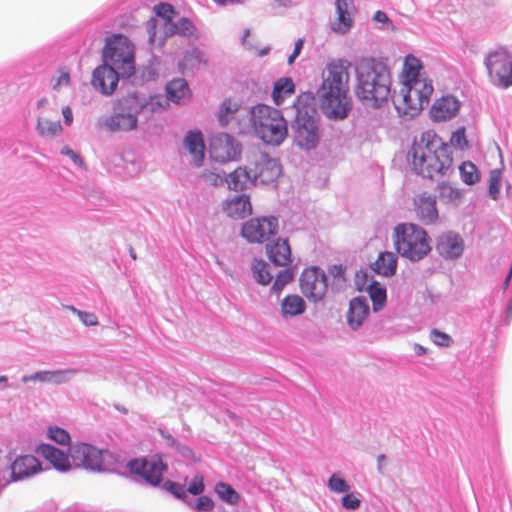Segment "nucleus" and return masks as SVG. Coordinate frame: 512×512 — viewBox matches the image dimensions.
<instances>
[{
	"label": "nucleus",
	"mask_w": 512,
	"mask_h": 512,
	"mask_svg": "<svg viewBox=\"0 0 512 512\" xmlns=\"http://www.w3.org/2000/svg\"><path fill=\"white\" fill-rule=\"evenodd\" d=\"M351 62L345 59L330 60L322 71V83L317 91L318 103L329 119L342 120L351 111L348 96Z\"/></svg>",
	"instance_id": "obj_1"
},
{
	"label": "nucleus",
	"mask_w": 512,
	"mask_h": 512,
	"mask_svg": "<svg viewBox=\"0 0 512 512\" xmlns=\"http://www.w3.org/2000/svg\"><path fill=\"white\" fill-rule=\"evenodd\" d=\"M422 64L414 56H407L399 76L401 87L393 95L399 114L413 117L429 104L434 91L431 80L421 75Z\"/></svg>",
	"instance_id": "obj_2"
},
{
	"label": "nucleus",
	"mask_w": 512,
	"mask_h": 512,
	"mask_svg": "<svg viewBox=\"0 0 512 512\" xmlns=\"http://www.w3.org/2000/svg\"><path fill=\"white\" fill-rule=\"evenodd\" d=\"M408 159L413 170L427 178L446 175L453 164L449 145L432 130L422 133L413 142Z\"/></svg>",
	"instance_id": "obj_3"
},
{
	"label": "nucleus",
	"mask_w": 512,
	"mask_h": 512,
	"mask_svg": "<svg viewBox=\"0 0 512 512\" xmlns=\"http://www.w3.org/2000/svg\"><path fill=\"white\" fill-rule=\"evenodd\" d=\"M356 78V95L360 100L373 107L388 101L391 77L385 65L372 58L361 59L356 65Z\"/></svg>",
	"instance_id": "obj_4"
},
{
	"label": "nucleus",
	"mask_w": 512,
	"mask_h": 512,
	"mask_svg": "<svg viewBox=\"0 0 512 512\" xmlns=\"http://www.w3.org/2000/svg\"><path fill=\"white\" fill-rule=\"evenodd\" d=\"M392 238L397 253L411 261H419L431 251L427 232L414 223L395 226Z\"/></svg>",
	"instance_id": "obj_5"
},
{
	"label": "nucleus",
	"mask_w": 512,
	"mask_h": 512,
	"mask_svg": "<svg viewBox=\"0 0 512 512\" xmlns=\"http://www.w3.org/2000/svg\"><path fill=\"white\" fill-rule=\"evenodd\" d=\"M251 121L257 135L267 144L279 145L287 136V124L282 113L259 104L251 112Z\"/></svg>",
	"instance_id": "obj_6"
},
{
	"label": "nucleus",
	"mask_w": 512,
	"mask_h": 512,
	"mask_svg": "<svg viewBox=\"0 0 512 512\" xmlns=\"http://www.w3.org/2000/svg\"><path fill=\"white\" fill-rule=\"evenodd\" d=\"M103 60L113 66L122 77H130L135 73V47L123 34H114L106 38Z\"/></svg>",
	"instance_id": "obj_7"
},
{
	"label": "nucleus",
	"mask_w": 512,
	"mask_h": 512,
	"mask_svg": "<svg viewBox=\"0 0 512 512\" xmlns=\"http://www.w3.org/2000/svg\"><path fill=\"white\" fill-rule=\"evenodd\" d=\"M485 65L494 84L502 88L512 86V56L509 52L499 49L489 53Z\"/></svg>",
	"instance_id": "obj_8"
},
{
	"label": "nucleus",
	"mask_w": 512,
	"mask_h": 512,
	"mask_svg": "<svg viewBox=\"0 0 512 512\" xmlns=\"http://www.w3.org/2000/svg\"><path fill=\"white\" fill-rule=\"evenodd\" d=\"M131 474L143 478L148 484L158 486L163 480L167 465L161 459L137 458L127 463Z\"/></svg>",
	"instance_id": "obj_9"
},
{
	"label": "nucleus",
	"mask_w": 512,
	"mask_h": 512,
	"mask_svg": "<svg viewBox=\"0 0 512 512\" xmlns=\"http://www.w3.org/2000/svg\"><path fill=\"white\" fill-rule=\"evenodd\" d=\"M300 288L304 296L313 302L322 300L327 291V279L325 273L317 268L305 269L300 277Z\"/></svg>",
	"instance_id": "obj_10"
},
{
	"label": "nucleus",
	"mask_w": 512,
	"mask_h": 512,
	"mask_svg": "<svg viewBox=\"0 0 512 512\" xmlns=\"http://www.w3.org/2000/svg\"><path fill=\"white\" fill-rule=\"evenodd\" d=\"M319 128L312 116L299 112L295 119L294 141L303 149H314L319 143Z\"/></svg>",
	"instance_id": "obj_11"
},
{
	"label": "nucleus",
	"mask_w": 512,
	"mask_h": 512,
	"mask_svg": "<svg viewBox=\"0 0 512 512\" xmlns=\"http://www.w3.org/2000/svg\"><path fill=\"white\" fill-rule=\"evenodd\" d=\"M277 232L278 220L275 217L253 218L241 230L242 236L250 243H262Z\"/></svg>",
	"instance_id": "obj_12"
},
{
	"label": "nucleus",
	"mask_w": 512,
	"mask_h": 512,
	"mask_svg": "<svg viewBox=\"0 0 512 512\" xmlns=\"http://www.w3.org/2000/svg\"><path fill=\"white\" fill-rule=\"evenodd\" d=\"M254 183H274L281 174V166L265 153H258L249 164Z\"/></svg>",
	"instance_id": "obj_13"
},
{
	"label": "nucleus",
	"mask_w": 512,
	"mask_h": 512,
	"mask_svg": "<svg viewBox=\"0 0 512 512\" xmlns=\"http://www.w3.org/2000/svg\"><path fill=\"white\" fill-rule=\"evenodd\" d=\"M209 150L215 160L227 162L240 154V145L229 134L221 133L210 139Z\"/></svg>",
	"instance_id": "obj_14"
},
{
	"label": "nucleus",
	"mask_w": 512,
	"mask_h": 512,
	"mask_svg": "<svg viewBox=\"0 0 512 512\" xmlns=\"http://www.w3.org/2000/svg\"><path fill=\"white\" fill-rule=\"evenodd\" d=\"M72 460L76 466L92 471H100L103 466L102 451L85 443L77 444L70 449Z\"/></svg>",
	"instance_id": "obj_15"
},
{
	"label": "nucleus",
	"mask_w": 512,
	"mask_h": 512,
	"mask_svg": "<svg viewBox=\"0 0 512 512\" xmlns=\"http://www.w3.org/2000/svg\"><path fill=\"white\" fill-rule=\"evenodd\" d=\"M121 108L129 110L134 113H155L163 111L168 106V101L161 95L151 96L148 100L141 99L136 94H131L124 97L121 101Z\"/></svg>",
	"instance_id": "obj_16"
},
{
	"label": "nucleus",
	"mask_w": 512,
	"mask_h": 512,
	"mask_svg": "<svg viewBox=\"0 0 512 512\" xmlns=\"http://www.w3.org/2000/svg\"><path fill=\"white\" fill-rule=\"evenodd\" d=\"M120 76V73L113 69V66L104 62L103 65L98 66L93 71L91 83L102 94L111 95L117 88Z\"/></svg>",
	"instance_id": "obj_17"
},
{
	"label": "nucleus",
	"mask_w": 512,
	"mask_h": 512,
	"mask_svg": "<svg viewBox=\"0 0 512 512\" xmlns=\"http://www.w3.org/2000/svg\"><path fill=\"white\" fill-rule=\"evenodd\" d=\"M413 211L424 225L436 223L439 217L436 197L426 192L416 195L413 198Z\"/></svg>",
	"instance_id": "obj_18"
},
{
	"label": "nucleus",
	"mask_w": 512,
	"mask_h": 512,
	"mask_svg": "<svg viewBox=\"0 0 512 512\" xmlns=\"http://www.w3.org/2000/svg\"><path fill=\"white\" fill-rule=\"evenodd\" d=\"M11 478L14 481L29 478L42 469L40 461L32 455L18 456L11 464Z\"/></svg>",
	"instance_id": "obj_19"
},
{
	"label": "nucleus",
	"mask_w": 512,
	"mask_h": 512,
	"mask_svg": "<svg viewBox=\"0 0 512 512\" xmlns=\"http://www.w3.org/2000/svg\"><path fill=\"white\" fill-rule=\"evenodd\" d=\"M460 109V102L454 96L447 95L437 99L431 109L430 115L434 121H446L455 117Z\"/></svg>",
	"instance_id": "obj_20"
},
{
	"label": "nucleus",
	"mask_w": 512,
	"mask_h": 512,
	"mask_svg": "<svg viewBox=\"0 0 512 512\" xmlns=\"http://www.w3.org/2000/svg\"><path fill=\"white\" fill-rule=\"evenodd\" d=\"M147 33L151 44L163 45L167 38L180 35L179 24L169 20L163 22L158 30V20L151 18L147 22Z\"/></svg>",
	"instance_id": "obj_21"
},
{
	"label": "nucleus",
	"mask_w": 512,
	"mask_h": 512,
	"mask_svg": "<svg viewBox=\"0 0 512 512\" xmlns=\"http://www.w3.org/2000/svg\"><path fill=\"white\" fill-rule=\"evenodd\" d=\"M266 253L268 259L276 266L287 267L292 262L291 247L287 239H277L267 244Z\"/></svg>",
	"instance_id": "obj_22"
},
{
	"label": "nucleus",
	"mask_w": 512,
	"mask_h": 512,
	"mask_svg": "<svg viewBox=\"0 0 512 512\" xmlns=\"http://www.w3.org/2000/svg\"><path fill=\"white\" fill-rule=\"evenodd\" d=\"M437 250L442 256L446 258H457L463 252V241L461 237L456 233H443L437 240Z\"/></svg>",
	"instance_id": "obj_23"
},
{
	"label": "nucleus",
	"mask_w": 512,
	"mask_h": 512,
	"mask_svg": "<svg viewBox=\"0 0 512 512\" xmlns=\"http://www.w3.org/2000/svg\"><path fill=\"white\" fill-rule=\"evenodd\" d=\"M37 453L44 457L56 470L66 472L70 470L69 456L60 449L49 444H41Z\"/></svg>",
	"instance_id": "obj_24"
},
{
	"label": "nucleus",
	"mask_w": 512,
	"mask_h": 512,
	"mask_svg": "<svg viewBox=\"0 0 512 512\" xmlns=\"http://www.w3.org/2000/svg\"><path fill=\"white\" fill-rule=\"evenodd\" d=\"M224 212L232 219H242L252 213L250 199L246 195H238L227 201Z\"/></svg>",
	"instance_id": "obj_25"
},
{
	"label": "nucleus",
	"mask_w": 512,
	"mask_h": 512,
	"mask_svg": "<svg viewBox=\"0 0 512 512\" xmlns=\"http://www.w3.org/2000/svg\"><path fill=\"white\" fill-rule=\"evenodd\" d=\"M369 314V306L365 299L353 298L347 312V322L352 329L359 328Z\"/></svg>",
	"instance_id": "obj_26"
},
{
	"label": "nucleus",
	"mask_w": 512,
	"mask_h": 512,
	"mask_svg": "<svg viewBox=\"0 0 512 512\" xmlns=\"http://www.w3.org/2000/svg\"><path fill=\"white\" fill-rule=\"evenodd\" d=\"M128 113H118L106 120L105 126L112 132L131 131L137 127L138 113L127 110Z\"/></svg>",
	"instance_id": "obj_27"
},
{
	"label": "nucleus",
	"mask_w": 512,
	"mask_h": 512,
	"mask_svg": "<svg viewBox=\"0 0 512 512\" xmlns=\"http://www.w3.org/2000/svg\"><path fill=\"white\" fill-rule=\"evenodd\" d=\"M352 6L351 0H337L336 11L338 14L337 20L332 25V30L336 33L345 34L352 27L353 20L350 15V7Z\"/></svg>",
	"instance_id": "obj_28"
},
{
	"label": "nucleus",
	"mask_w": 512,
	"mask_h": 512,
	"mask_svg": "<svg viewBox=\"0 0 512 512\" xmlns=\"http://www.w3.org/2000/svg\"><path fill=\"white\" fill-rule=\"evenodd\" d=\"M58 111L55 110V117L52 119L47 111H43L38 118L37 132L42 137H54L60 135L62 126L57 117Z\"/></svg>",
	"instance_id": "obj_29"
},
{
	"label": "nucleus",
	"mask_w": 512,
	"mask_h": 512,
	"mask_svg": "<svg viewBox=\"0 0 512 512\" xmlns=\"http://www.w3.org/2000/svg\"><path fill=\"white\" fill-rule=\"evenodd\" d=\"M185 146L193 158V162L196 166H201L204 160V141L202 134L198 131L189 132L185 137Z\"/></svg>",
	"instance_id": "obj_30"
},
{
	"label": "nucleus",
	"mask_w": 512,
	"mask_h": 512,
	"mask_svg": "<svg viewBox=\"0 0 512 512\" xmlns=\"http://www.w3.org/2000/svg\"><path fill=\"white\" fill-rule=\"evenodd\" d=\"M229 189L241 191L254 183L250 166L238 167L226 179Z\"/></svg>",
	"instance_id": "obj_31"
},
{
	"label": "nucleus",
	"mask_w": 512,
	"mask_h": 512,
	"mask_svg": "<svg viewBox=\"0 0 512 512\" xmlns=\"http://www.w3.org/2000/svg\"><path fill=\"white\" fill-rule=\"evenodd\" d=\"M306 304L304 299L296 294H290L281 301V313L283 317H295L305 312Z\"/></svg>",
	"instance_id": "obj_32"
},
{
	"label": "nucleus",
	"mask_w": 512,
	"mask_h": 512,
	"mask_svg": "<svg viewBox=\"0 0 512 512\" xmlns=\"http://www.w3.org/2000/svg\"><path fill=\"white\" fill-rule=\"evenodd\" d=\"M397 268V256L393 252H382L373 264V269L377 274L383 276H392Z\"/></svg>",
	"instance_id": "obj_33"
},
{
	"label": "nucleus",
	"mask_w": 512,
	"mask_h": 512,
	"mask_svg": "<svg viewBox=\"0 0 512 512\" xmlns=\"http://www.w3.org/2000/svg\"><path fill=\"white\" fill-rule=\"evenodd\" d=\"M241 108V102L228 98L225 99L218 111V121L222 126H226L229 122L235 119L236 114Z\"/></svg>",
	"instance_id": "obj_34"
},
{
	"label": "nucleus",
	"mask_w": 512,
	"mask_h": 512,
	"mask_svg": "<svg viewBox=\"0 0 512 512\" xmlns=\"http://www.w3.org/2000/svg\"><path fill=\"white\" fill-rule=\"evenodd\" d=\"M295 91V85L291 78H280L273 87L272 97L275 104L280 105Z\"/></svg>",
	"instance_id": "obj_35"
},
{
	"label": "nucleus",
	"mask_w": 512,
	"mask_h": 512,
	"mask_svg": "<svg viewBox=\"0 0 512 512\" xmlns=\"http://www.w3.org/2000/svg\"><path fill=\"white\" fill-rule=\"evenodd\" d=\"M167 98L175 103L189 96V87L184 79L178 78L170 81L166 86Z\"/></svg>",
	"instance_id": "obj_36"
},
{
	"label": "nucleus",
	"mask_w": 512,
	"mask_h": 512,
	"mask_svg": "<svg viewBox=\"0 0 512 512\" xmlns=\"http://www.w3.org/2000/svg\"><path fill=\"white\" fill-rule=\"evenodd\" d=\"M214 491L222 501L230 505H237L240 501L239 493L225 482L216 483Z\"/></svg>",
	"instance_id": "obj_37"
},
{
	"label": "nucleus",
	"mask_w": 512,
	"mask_h": 512,
	"mask_svg": "<svg viewBox=\"0 0 512 512\" xmlns=\"http://www.w3.org/2000/svg\"><path fill=\"white\" fill-rule=\"evenodd\" d=\"M439 198L445 204L458 205L462 199L461 191L448 183L439 186Z\"/></svg>",
	"instance_id": "obj_38"
},
{
	"label": "nucleus",
	"mask_w": 512,
	"mask_h": 512,
	"mask_svg": "<svg viewBox=\"0 0 512 512\" xmlns=\"http://www.w3.org/2000/svg\"><path fill=\"white\" fill-rule=\"evenodd\" d=\"M368 292L372 301L373 310H381L386 303V289L382 287L379 283L373 282L369 286Z\"/></svg>",
	"instance_id": "obj_39"
},
{
	"label": "nucleus",
	"mask_w": 512,
	"mask_h": 512,
	"mask_svg": "<svg viewBox=\"0 0 512 512\" xmlns=\"http://www.w3.org/2000/svg\"><path fill=\"white\" fill-rule=\"evenodd\" d=\"M252 270L256 281L261 285H268L271 283L273 277L269 271L268 264L263 260H255L252 265Z\"/></svg>",
	"instance_id": "obj_40"
},
{
	"label": "nucleus",
	"mask_w": 512,
	"mask_h": 512,
	"mask_svg": "<svg viewBox=\"0 0 512 512\" xmlns=\"http://www.w3.org/2000/svg\"><path fill=\"white\" fill-rule=\"evenodd\" d=\"M459 169L461 179L464 183L473 185L479 181L478 169L472 162H464Z\"/></svg>",
	"instance_id": "obj_41"
},
{
	"label": "nucleus",
	"mask_w": 512,
	"mask_h": 512,
	"mask_svg": "<svg viewBox=\"0 0 512 512\" xmlns=\"http://www.w3.org/2000/svg\"><path fill=\"white\" fill-rule=\"evenodd\" d=\"M26 380H39L41 382H50V383H61L64 381V372L63 371H43V372H37L28 378L24 379Z\"/></svg>",
	"instance_id": "obj_42"
},
{
	"label": "nucleus",
	"mask_w": 512,
	"mask_h": 512,
	"mask_svg": "<svg viewBox=\"0 0 512 512\" xmlns=\"http://www.w3.org/2000/svg\"><path fill=\"white\" fill-rule=\"evenodd\" d=\"M295 276V272L292 268H286L280 271L275 278V281L272 285V290L275 293H280L284 287L293 281Z\"/></svg>",
	"instance_id": "obj_43"
},
{
	"label": "nucleus",
	"mask_w": 512,
	"mask_h": 512,
	"mask_svg": "<svg viewBox=\"0 0 512 512\" xmlns=\"http://www.w3.org/2000/svg\"><path fill=\"white\" fill-rule=\"evenodd\" d=\"M502 172L500 169H493L489 176L488 192L493 200H497L500 194Z\"/></svg>",
	"instance_id": "obj_44"
},
{
	"label": "nucleus",
	"mask_w": 512,
	"mask_h": 512,
	"mask_svg": "<svg viewBox=\"0 0 512 512\" xmlns=\"http://www.w3.org/2000/svg\"><path fill=\"white\" fill-rule=\"evenodd\" d=\"M154 12L163 20V22L173 20L174 16L176 15L174 7L171 4L164 2L155 5Z\"/></svg>",
	"instance_id": "obj_45"
},
{
	"label": "nucleus",
	"mask_w": 512,
	"mask_h": 512,
	"mask_svg": "<svg viewBox=\"0 0 512 512\" xmlns=\"http://www.w3.org/2000/svg\"><path fill=\"white\" fill-rule=\"evenodd\" d=\"M450 143L453 147L464 150L469 146L468 140L466 138V131L464 127H460L457 129L450 138Z\"/></svg>",
	"instance_id": "obj_46"
},
{
	"label": "nucleus",
	"mask_w": 512,
	"mask_h": 512,
	"mask_svg": "<svg viewBox=\"0 0 512 512\" xmlns=\"http://www.w3.org/2000/svg\"><path fill=\"white\" fill-rule=\"evenodd\" d=\"M48 436L61 445H68L70 443L69 433L60 427H50L48 429Z\"/></svg>",
	"instance_id": "obj_47"
},
{
	"label": "nucleus",
	"mask_w": 512,
	"mask_h": 512,
	"mask_svg": "<svg viewBox=\"0 0 512 512\" xmlns=\"http://www.w3.org/2000/svg\"><path fill=\"white\" fill-rule=\"evenodd\" d=\"M328 487L331 491L336 493H345L350 490V486L343 479L338 477L336 474H333L328 481Z\"/></svg>",
	"instance_id": "obj_48"
},
{
	"label": "nucleus",
	"mask_w": 512,
	"mask_h": 512,
	"mask_svg": "<svg viewBox=\"0 0 512 512\" xmlns=\"http://www.w3.org/2000/svg\"><path fill=\"white\" fill-rule=\"evenodd\" d=\"M164 488L178 499H184L187 496V491L183 484L173 481H166L164 483Z\"/></svg>",
	"instance_id": "obj_49"
},
{
	"label": "nucleus",
	"mask_w": 512,
	"mask_h": 512,
	"mask_svg": "<svg viewBox=\"0 0 512 512\" xmlns=\"http://www.w3.org/2000/svg\"><path fill=\"white\" fill-rule=\"evenodd\" d=\"M431 339L436 345L442 347H448L452 342V339L448 334L441 332L437 329L432 330Z\"/></svg>",
	"instance_id": "obj_50"
},
{
	"label": "nucleus",
	"mask_w": 512,
	"mask_h": 512,
	"mask_svg": "<svg viewBox=\"0 0 512 512\" xmlns=\"http://www.w3.org/2000/svg\"><path fill=\"white\" fill-rule=\"evenodd\" d=\"M59 75L53 79V88L59 90L62 86H68L70 83V73L67 68H61L58 71Z\"/></svg>",
	"instance_id": "obj_51"
},
{
	"label": "nucleus",
	"mask_w": 512,
	"mask_h": 512,
	"mask_svg": "<svg viewBox=\"0 0 512 512\" xmlns=\"http://www.w3.org/2000/svg\"><path fill=\"white\" fill-rule=\"evenodd\" d=\"M205 489L204 486V478L202 475H196L192 479L191 483L189 484L187 488V492L193 494V495H200Z\"/></svg>",
	"instance_id": "obj_52"
},
{
	"label": "nucleus",
	"mask_w": 512,
	"mask_h": 512,
	"mask_svg": "<svg viewBox=\"0 0 512 512\" xmlns=\"http://www.w3.org/2000/svg\"><path fill=\"white\" fill-rule=\"evenodd\" d=\"M204 181L211 186H219L226 181L222 175L214 171H204L202 174Z\"/></svg>",
	"instance_id": "obj_53"
},
{
	"label": "nucleus",
	"mask_w": 512,
	"mask_h": 512,
	"mask_svg": "<svg viewBox=\"0 0 512 512\" xmlns=\"http://www.w3.org/2000/svg\"><path fill=\"white\" fill-rule=\"evenodd\" d=\"M360 499H358L354 494L350 493V494H346L343 498H342V506L345 508V509H348V510H356L360 507Z\"/></svg>",
	"instance_id": "obj_54"
},
{
	"label": "nucleus",
	"mask_w": 512,
	"mask_h": 512,
	"mask_svg": "<svg viewBox=\"0 0 512 512\" xmlns=\"http://www.w3.org/2000/svg\"><path fill=\"white\" fill-rule=\"evenodd\" d=\"M180 35L190 36L194 33V25L188 18H181L178 22Z\"/></svg>",
	"instance_id": "obj_55"
},
{
	"label": "nucleus",
	"mask_w": 512,
	"mask_h": 512,
	"mask_svg": "<svg viewBox=\"0 0 512 512\" xmlns=\"http://www.w3.org/2000/svg\"><path fill=\"white\" fill-rule=\"evenodd\" d=\"M195 508L198 511H211L214 508V502L208 496H201L198 498Z\"/></svg>",
	"instance_id": "obj_56"
},
{
	"label": "nucleus",
	"mask_w": 512,
	"mask_h": 512,
	"mask_svg": "<svg viewBox=\"0 0 512 512\" xmlns=\"http://www.w3.org/2000/svg\"><path fill=\"white\" fill-rule=\"evenodd\" d=\"M79 319L86 326L98 325L97 316L93 313H89V312H85V311L79 312Z\"/></svg>",
	"instance_id": "obj_57"
},
{
	"label": "nucleus",
	"mask_w": 512,
	"mask_h": 512,
	"mask_svg": "<svg viewBox=\"0 0 512 512\" xmlns=\"http://www.w3.org/2000/svg\"><path fill=\"white\" fill-rule=\"evenodd\" d=\"M61 152H62V154L68 156L76 165H78L80 167H82L84 165L82 158L76 152H74L72 149H70L68 147H64Z\"/></svg>",
	"instance_id": "obj_58"
},
{
	"label": "nucleus",
	"mask_w": 512,
	"mask_h": 512,
	"mask_svg": "<svg viewBox=\"0 0 512 512\" xmlns=\"http://www.w3.org/2000/svg\"><path fill=\"white\" fill-rule=\"evenodd\" d=\"M373 19L376 22H381V23H384V24H387V23L390 22L387 14L385 12H383V11H380V10H378V11H376L374 13Z\"/></svg>",
	"instance_id": "obj_59"
},
{
	"label": "nucleus",
	"mask_w": 512,
	"mask_h": 512,
	"mask_svg": "<svg viewBox=\"0 0 512 512\" xmlns=\"http://www.w3.org/2000/svg\"><path fill=\"white\" fill-rule=\"evenodd\" d=\"M62 114L64 117V121L67 125H70L73 122V113L70 107H64L62 109Z\"/></svg>",
	"instance_id": "obj_60"
},
{
	"label": "nucleus",
	"mask_w": 512,
	"mask_h": 512,
	"mask_svg": "<svg viewBox=\"0 0 512 512\" xmlns=\"http://www.w3.org/2000/svg\"><path fill=\"white\" fill-rule=\"evenodd\" d=\"M345 269L342 265H335L330 269V273L334 277H343Z\"/></svg>",
	"instance_id": "obj_61"
},
{
	"label": "nucleus",
	"mask_w": 512,
	"mask_h": 512,
	"mask_svg": "<svg viewBox=\"0 0 512 512\" xmlns=\"http://www.w3.org/2000/svg\"><path fill=\"white\" fill-rule=\"evenodd\" d=\"M303 44H304L303 39H298L295 43L293 53L299 56V54L303 48Z\"/></svg>",
	"instance_id": "obj_62"
},
{
	"label": "nucleus",
	"mask_w": 512,
	"mask_h": 512,
	"mask_svg": "<svg viewBox=\"0 0 512 512\" xmlns=\"http://www.w3.org/2000/svg\"><path fill=\"white\" fill-rule=\"evenodd\" d=\"M415 350L418 355H424L427 352L426 349L421 345H416Z\"/></svg>",
	"instance_id": "obj_63"
},
{
	"label": "nucleus",
	"mask_w": 512,
	"mask_h": 512,
	"mask_svg": "<svg viewBox=\"0 0 512 512\" xmlns=\"http://www.w3.org/2000/svg\"><path fill=\"white\" fill-rule=\"evenodd\" d=\"M249 35H250V30H249V29H246V30L244 31L243 36H242V44H243V45H247V40H248Z\"/></svg>",
	"instance_id": "obj_64"
}]
</instances>
